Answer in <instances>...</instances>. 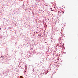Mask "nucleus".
<instances>
[{"label":"nucleus","instance_id":"f257e3e1","mask_svg":"<svg viewBox=\"0 0 78 78\" xmlns=\"http://www.w3.org/2000/svg\"><path fill=\"white\" fill-rule=\"evenodd\" d=\"M58 13H59V12L60 13V12L59 11H58Z\"/></svg>","mask_w":78,"mask_h":78},{"label":"nucleus","instance_id":"f03ea898","mask_svg":"<svg viewBox=\"0 0 78 78\" xmlns=\"http://www.w3.org/2000/svg\"><path fill=\"white\" fill-rule=\"evenodd\" d=\"M20 77L21 78H22V76H20Z\"/></svg>","mask_w":78,"mask_h":78},{"label":"nucleus","instance_id":"7ed1b4c3","mask_svg":"<svg viewBox=\"0 0 78 78\" xmlns=\"http://www.w3.org/2000/svg\"><path fill=\"white\" fill-rule=\"evenodd\" d=\"M1 28L0 29V30H1Z\"/></svg>","mask_w":78,"mask_h":78}]
</instances>
